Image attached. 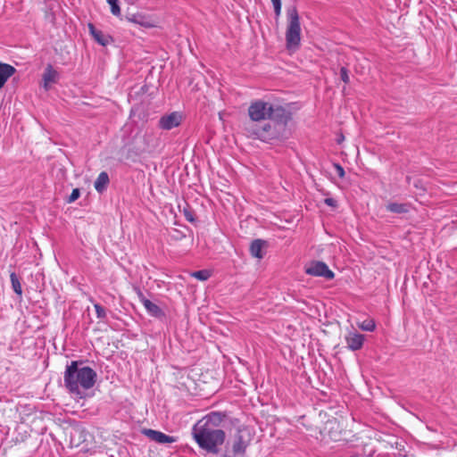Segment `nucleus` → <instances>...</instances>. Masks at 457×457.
<instances>
[{
  "label": "nucleus",
  "mask_w": 457,
  "mask_h": 457,
  "mask_svg": "<svg viewBox=\"0 0 457 457\" xmlns=\"http://www.w3.org/2000/svg\"><path fill=\"white\" fill-rule=\"evenodd\" d=\"M224 418V414L212 411L193 426V437L201 449L214 454L219 453L226 439L224 430L220 428Z\"/></svg>",
  "instance_id": "f257e3e1"
},
{
  "label": "nucleus",
  "mask_w": 457,
  "mask_h": 457,
  "mask_svg": "<svg viewBox=\"0 0 457 457\" xmlns=\"http://www.w3.org/2000/svg\"><path fill=\"white\" fill-rule=\"evenodd\" d=\"M291 119L292 113L287 109L281 113V118L274 116L262 125L246 122L244 126V131L246 137L265 143L282 141L288 137L287 125Z\"/></svg>",
  "instance_id": "f03ea898"
},
{
  "label": "nucleus",
  "mask_w": 457,
  "mask_h": 457,
  "mask_svg": "<svg viewBox=\"0 0 457 457\" xmlns=\"http://www.w3.org/2000/svg\"><path fill=\"white\" fill-rule=\"evenodd\" d=\"M81 362L72 361L67 365L64 372V384L67 389L81 396V390H87L94 386L96 380V372L87 366H81Z\"/></svg>",
  "instance_id": "7ed1b4c3"
},
{
  "label": "nucleus",
  "mask_w": 457,
  "mask_h": 457,
  "mask_svg": "<svg viewBox=\"0 0 457 457\" xmlns=\"http://www.w3.org/2000/svg\"><path fill=\"white\" fill-rule=\"evenodd\" d=\"M287 110L279 104H273L263 100H255L248 107L249 122L257 123L259 121L269 120L272 117L281 118V113Z\"/></svg>",
  "instance_id": "20e7f679"
},
{
  "label": "nucleus",
  "mask_w": 457,
  "mask_h": 457,
  "mask_svg": "<svg viewBox=\"0 0 457 457\" xmlns=\"http://www.w3.org/2000/svg\"><path fill=\"white\" fill-rule=\"evenodd\" d=\"M287 26L286 43L288 49L297 48L301 41V24L298 11L295 6L287 10Z\"/></svg>",
  "instance_id": "39448f33"
},
{
  "label": "nucleus",
  "mask_w": 457,
  "mask_h": 457,
  "mask_svg": "<svg viewBox=\"0 0 457 457\" xmlns=\"http://www.w3.org/2000/svg\"><path fill=\"white\" fill-rule=\"evenodd\" d=\"M249 435L243 429H237L234 435L230 447L228 446L224 457H245L246 448L250 444Z\"/></svg>",
  "instance_id": "423d86ee"
},
{
  "label": "nucleus",
  "mask_w": 457,
  "mask_h": 457,
  "mask_svg": "<svg viewBox=\"0 0 457 457\" xmlns=\"http://www.w3.org/2000/svg\"><path fill=\"white\" fill-rule=\"evenodd\" d=\"M305 272L311 276L322 277L326 279H332L334 272L323 262H312L305 268Z\"/></svg>",
  "instance_id": "0eeeda50"
},
{
  "label": "nucleus",
  "mask_w": 457,
  "mask_h": 457,
  "mask_svg": "<svg viewBox=\"0 0 457 457\" xmlns=\"http://www.w3.org/2000/svg\"><path fill=\"white\" fill-rule=\"evenodd\" d=\"M183 116L179 112H172L169 114L163 115L159 120V127L164 130H170L180 125Z\"/></svg>",
  "instance_id": "6e6552de"
},
{
  "label": "nucleus",
  "mask_w": 457,
  "mask_h": 457,
  "mask_svg": "<svg viewBox=\"0 0 457 457\" xmlns=\"http://www.w3.org/2000/svg\"><path fill=\"white\" fill-rule=\"evenodd\" d=\"M347 348L351 351H358L363 346L365 337L355 330H351L345 337Z\"/></svg>",
  "instance_id": "1a4fd4ad"
},
{
  "label": "nucleus",
  "mask_w": 457,
  "mask_h": 457,
  "mask_svg": "<svg viewBox=\"0 0 457 457\" xmlns=\"http://www.w3.org/2000/svg\"><path fill=\"white\" fill-rule=\"evenodd\" d=\"M138 298L150 316L157 319H162L165 317L164 312L157 304L145 298L143 293H138Z\"/></svg>",
  "instance_id": "9d476101"
},
{
  "label": "nucleus",
  "mask_w": 457,
  "mask_h": 457,
  "mask_svg": "<svg viewBox=\"0 0 457 457\" xmlns=\"http://www.w3.org/2000/svg\"><path fill=\"white\" fill-rule=\"evenodd\" d=\"M142 433L147 436L152 441H154L159 444H171L176 442V438L170 436H168L161 431L154 430L151 428H145Z\"/></svg>",
  "instance_id": "9b49d317"
},
{
  "label": "nucleus",
  "mask_w": 457,
  "mask_h": 457,
  "mask_svg": "<svg viewBox=\"0 0 457 457\" xmlns=\"http://www.w3.org/2000/svg\"><path fill=\"white\" fill-rule=\"evenodd\" d=\"M59 77V72L54 70L51 64H48L45 69L42 76L44 89L48 91L51 87V85L58 81Z\"/></svg>",
  "instance_id": "f8f14e48"
},
{
  "label": "nucleus",
  "mask_w": 457,
  "mask_h": 457,
  "mask_svg": "<svg viewBox=\"0 0 457 457\" xmlns=\"http://www.w3.org/2000/svg\"><path fill=\"white\" fill-rule=\"evenodd\" d=\"M88 29L91 36L99 45L105 46L112 41L111 36L97 29L92 23L88 24Z\"/></svg>",
  "instance_id": "ddd939ff"
},
{
  "label": "nucleus",
  "mask_w": 457,
  "mask_h": 457,
  "mask_svg": "<svg viewBox=\"0 0 457 457\" xmlns=\"http://www.w3.org/2000/svg\"><path fill=\"white\" fill-rule=\"evenodd\" d=\"M16 72V69L8 64L0 62V90L4 87L6 81Z\"/></svg>",
  "instance_id": "4468645a"
},
{
  "label": "nucleus",
  "mask_w": 457,
  "mask_h": 457,
  "mask_svg": "<svg viewBox=\"0 0 457 457\" xmlns=\"http://www.w3.org/2000/svg\"><path fill=\"white\" fill-rule=\"evenodd\" d=\"M110 182L109 175L106 171H102L96 178L94 187L98 193H103L106 190L107 186Z\"/></svg>",
  "instance_id": "2eb2a0df"
},
{
  "label": "nucleus",
  "mask_w": 457,
  "mask_h": 457,
  "mask_svg": "<svg viewBox=\"0 0 457 457\" xmlns=\"http://www.w3.org/2000/svg\"><path fill=\"white\" fill-rule=\"evenodd\" d=\"M266 242L262 239H255L252 242L250 245V253L251 254L258 259H262L263 257L262 249Z\"/></svg>",
  "instance_id": "dca6fc26"
},
{
  "label": "nucleus",
  "mask_w": 457,
  "mask_h": 457,
  "mask_svg": "<svg viewBox=\"0 0 457 457\" xmlns=\"http://www.w3.org/2000/svg\"><path fill=\"white\" fill-rule=\"evenodd\" d=\"M10 279H11V283H12V290L20 296L21 297L22 295V288H21V281H20V278L19 277L17 276V274L15 272H12L10 274Z\"/></svg>",
  "instance_id": "f3484780"
},
{
  "label": "nucleus",
  "mask_w": 457,
  "mask_h": 457,
  "mask_svg": "<svg viewBox=\"0 0 457 457\" xmlns=\"http://www.w3.org/2000/svg\"><path fill=\"white\" fill-rule=\"evenodd\" d=\"M386 209L395 213H404L409 210V206L405 204L390 203L387 204Z\"/></svg>",
  "instance_id": "a211bd4d"
},
{
  "label": "nucleus",
  "mask_w": 457,
  "mask_h": 457,
  "mask_svg": "<svg viewBox=\"0 0 457 457\" xmlns=\"http://www.w3.org/2000/svg\"><path fill=\"white\" fill-rule=\"evenodd\" d=\"M358 327L363 331L372 332L376 328V324L372 319H366L359 323Z\"/></svg>",
  "instance_id": "6ab92c4d"
},
{
  "label": "nucleus",
  "mask_w": 457,
  "mask_h": 457,
  "mask_svg": "<svg viewBox=\"0 0 457 457\" xmlns=\"http://www.w3.org/2000/svg\"><path fill=\"white\" fill-rule=\"evenodd\" d=\"M191 275L198 280L205 281L211 277V272L208 270H201L194 271Z\"/></svg>",
  "instance_id": "aec40b11"
},
{
  "label": "nucleus",
  "mask_w": 457,
  "mask_h": 457,
  "mask_svg": "<svg viewBox=\"0 0 457 457\" xmlns=\"http://www.w3.org/2000/svg\"><path fill=\"white\" fill-rule=\"evenodd\" d=\"M111 6V12L119 17L120 15V8L118 4V0H106Z\"/></svg>",
  "instance_id": "412c9836"
},
{
  "label": "nucleus",
  "mask_w": 457,
  "mask_h": 457,
  "mask_svg": "<svg viewBox=\"0 0 457 457\" xmlns=\"http://www.w3.org/2000/svg\"><path fill=\"white\" fill-rule=\"evenodd\" d=\"M274 8L276 19H278L281 14V0H270Z\"/></svg>",
  "instance_id": "4be33fe9"
},
{
  "label": "nucleus",
  "mask_w": 457,
  "mask_h": 457,
  "mask_svg": "<svg viewBox=\"0 0 457 457\" xmlns=\"http://www.w3.org/2000/svg\"><path fill=\"white\" fill-rule=\"evenodd\" d=\"M94 307L96 312V317L98 319L103 320L106 317V311L103 306H101L99 303H96L94 304Z\"/></svg>",
  "instance_id": "5701e85b"
},
{
  "label": "nucleus",
  "mask_w": 457,
  "mask_h": 457,
  "mask_svg": "<svg viewBox=\"0 0 457 457\" xmlns=\"http://www.w3.org/2000/svg\"><path fill=\"white\" fill-rule=\"evenodd\" d=\"M80 196V190L79 188H74L67 199V203L71 204L74 203Z\"/></svg>",
  "instance_id": "b1692460"
},
{
  "label": "nucleus",
  "mask_w": 457,
  "mask_h": 457,
  "mask_svg": "<svg viewBox=\"0 0 457 457\" xmlns=\"http://www.w3.org/2000/svg\"><path fill=\"white\" fill-rule=\"evenodd\" d=\"M340 77H341V79L345 82V83H349V75H348V71L345 67H342L341 70H340Z\"/></svg>",
  "instance_id": "393cba45"
},
{
  "label": "nucleus",
  "mask_w": 457,
  "mask_h": 457,
  "mask_svg": "<svg viewBox=\"0 0 457 457\" xmlns=\"http://www.w3.org/2000/svg\"><path fill=\"white\" fill-rule=\"evenodd\" d=\"M335 168L337 170V175L340 177V178H343L345 176V170L343 169V167L339 164H335Z\"/></svg>",
  "instance_id": "a878e982"
},
{
  "label": "nucleus",
  "mask_w": 457,
  "mask_h": 457,
  "mask_svg": "<svg viewBox=\"0 0 457 457\" xmlns=\"http://www.w3.org/2000/svg\"><path fill=\"white\" fill-rule=\"evenodd\" d=\"M324 202L328 206H331V207L337 206V201L333 198H326Z\"/></svg>",
  "instance_id": "bb28decb"
},
{
  "label": "nucleus",
  "mask_w": 457,
  "mask_h": 457,
  "mask_svg": "<svg viewBox=\"0 0 457 457\" xmlns=\"http://www.w3.org/2000/svg\"><path fill=\"white\" fill-rule=\"evenodd\" d=\"M186 218H187V220L188 221H193V220H194L193 216H192V215H190V214H187V213H186Z\"/></svg>",
  "instance_id": "cd10ccee"
},
{
  "label": "nucleus",
  "mask_w": 457,
  "mask_h": 457,
  "mask_svg": "<svg viewBox=\"0 0 457 457\" xmlns=\"http://www.w3.org/2000/svg\"><path fill=\"white\" fill-rule=\"evenodd\" d=\"M343 139H344V137H343V136H341V137L338 138V143H340V142H341V140H343Z\"/></svg>",
  "instance_id": "c85d7f7f"
}]
</instances>
